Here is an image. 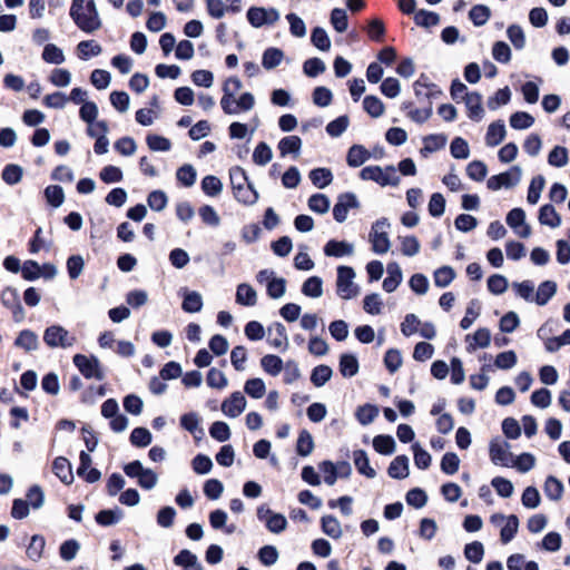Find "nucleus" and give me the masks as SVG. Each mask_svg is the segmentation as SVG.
Listing matches in <instances>:
<instances>
[{"label":"nucleus","instance_id":"nucleus-1","mask_svg":"<svg viewBox=\"0 0 570 570\" xmlns=\"http://www.w3.org/2000/svg\"><path fill=\"white\" fill-rule=\"evenodd\" d=\"M70 16L85 32L91 33L101 27V21L94 0H72Z\"/></svg>","mask_w":570,"mask_h":570},{"label":"nucleus","instance_id":"nucleus-2","mask_svg":"<svg viewBox=\"0 0 570 570\" xmlns=\"http://www.w3.org/2000/svg\"><path fill=\"white\" fill-rule=\"evenodd\" d=\"M360 178L363 180H373L380 186H397L400 177L396 175L394 166H386L385 173L377 165L366 166L360 171Z\"/></svg>","mask_w":570,"mask_h":570},{"label":"nucleus","instance_id":"nucleus-3","mask_svg":"<svg viewBox=\"0 0 570 570\" xmlns=\"http://www.w3.org/2000/svg\"><path fill=\"white\" fill-rule=\"evenodd\" d=\"M355 272L350 266L337 267L336 292L343 299H351L358 294V287L353 283Z\"/></svg>","mask_w":570,"mask_h":570},{"label":"nucleus","instance_id":"nucleus-4","mask_svg":"<svg viewBox=\"0 0 570 570\" xmlns=\"http://www.w3.org/2000/svg\"><path fill=\"white\" fill-rule=\"evenodd\" d=\"M45 343L51 347H71L76 343V337L70 335L69 332L60 325H51L46 328L43 333Z\"/></svg>","mask_w":570,"mask_h":570},{"label":"nucleus","instance_id":"nucleus-5","mask_svg":"<svg viewBox=\"0 0 570 570\" xmlns=\"http://www.w3.org/2000/svg\"><path fill=\"white\" fill-rule=\"evenodd\" d=\"M72 361L76 367L86 379H95L98 381L105 379V373L97 357L87 356L83 354H76Z\"/></svg>","mask_w":570,"mask_h":570},{"label":"nucleus","instance_id":"nucleus-6","mask_svg":"<svg viewBox=\"0 0 570 570\" xmlns=\"http://www.w3.org/2000/svg\"><path fill=\"white\" fill-rule=\"evenodd\" d=\"M385 226H390L385 217L377 219L372 225V230L370 233V242L372 244V250L376 254H385L391 246L387 233L384 230H380Z\"/></svg>","mask_w":570,"mask_h":570},{"label":"nucleus","instance_id":"nucleus-7","mask_svg":"<svg viewBox=\"0 0 570 570\" xmlns=\"http://www.w3.org/2000/svg\"><path fill=\"white\" fill-rule=\"evenodd\" d=\"M521 179V168L512 166L509 170L491 176L487 181V187L491 190H499L502 187L510 188L515 186Z\"/></svg>","mask_w":570,"mask_h":570},{"label":"nucleus","instance_id":"nucleus-8","mask_svg":"<svg viewBox=\"0 0 570 570\" xmlns=\"http://www.w3.org/2000/svg\"><path fill=\"white\" fill-rule=\"evenodd\" d=\"M360 207V203L355 194L351 191L342 193L337 196V202L333 207V217L337 223L346 220L348 209Z\"/></svg>","mask_w":570,"mask_h":570},{"label":"nucleus","instance_id":"nucleus-9","mask_svg":"<svg viewBox=\"0 0 570 570\" xmlns=\"http://www.w3.org/2000/svg\"><path fill=\"white\" fill-rule=\"evenodd\" d=\"M259 520L264 521L269 531L279 533L285 530L287 521L283 514L272 513L264 505L257 509Z\"/></svg>","mask_w":570,"mask_h":570},{"label":"nucleus","instance_id":"nucleus-10","mask_svg":"<svg viewBox=\"0 0 570 570\" xmlns=\"http://www.w3.org/2000/svg\"><path fill=\"white\" fill-rule=\"evenodd\" d=\"M245 407L246 399L238 391L233 392L230 396L222 403L223 413L229 417L238 416L245 410Z\"/></svg>","mask_w":570,"mask_h":570},{"label":"nucleus","instance_id":"nucleus-11","mask_svg":"<svg viewBox=\"0 0 570 570\" xmlns=\"http://www.w3.org/2000/svg\"><path fill=\"white\" fill-rule=\"evenodd\" d=\"M505 220L507 224L513 229L521 227V230H518L520 237L527 238L530 236L531 228L525 224V213L522 208L517 207L511 209L508 213Z\"/></svg>","mask_w":570,"mask_h":570},{"label":"nucleus","instance_id":"nucleus-12","mask_svg":"<svg viewBox=\"0 0 570 570\" xmlns=\"http://www.w3.org/2000/svg\"><path fill=\"white\" fill-rule=\"evenodd\" d=\"M1 301L4 306L11 308L16 321H21L24 316V311L19 301L17 289L7 287L1 293Z\"/></svg>","mask_w":570,"mask_h":570},{"label":"nucleus","instance_id":"nucleus-13","mask_svg":"<svg viewBox=\"0 0 570 570\" xmlns=\"http://www.w3.org/2000/svg\"><path fill=\"white\" fill-rule=\"evenodd\" d=\"M466 115L473 121H480L484 116L482 107V96L478 91H472L464 97Z\"/></svg>","mask_w":570,"mask_h":570},{"label":"nucleus","instance_id":"nucleus-14","mask_svg":"<svg viewBox=\"0 0 570 570\" xmlns=\"http://www.w3.org/2000/svg\"><path fill=\"white\" fill-rule=\"evenodd\" d=\"M509 443L493 440L490 442L489 454L494 464L508 466L512 454L508 451Z\"/></svg>","mask_w":570,"mask_h":570},{"label":"nucleus","instance_id":"nucleus-15","mask_svg":"<svg viewBox=\"0 0 570 570\" xmlns=\"http://www.w3.org/2000/svg\"><path fill=\"white\" fill-rule=\"evenodd\" d=\"M180 295L183 296L181 308L184 312L197 313L203 308V298L198 292L181 288Z\"/></svg>","mask_w":570,"mask_h":570},{"label":"nucleus","instance_id":"nucleus-16","mask_svg":"<svg viewBox=\"0 0 570 570\" xmlns=\"http://www.w3.org/2000/svg\"><path fill=\"white\" fill-rule=\"evenodd\" d=\"M232 190L235 199L245 206L254 205L258 199V193L252 183L235 187Z\"/></svg>","mask_w":570,"mask_h":570},{"label":"nucleus","instance_id":"nucleus-17","mask_svg":"<svg viewBox=\"0 0 570 570\" xmlns=\"http://www.w3.org/2000/svg\"><path fill=\"white\" fill-rule=\"evenodd\" d=\"M386 271L387 276L384 278L382 286L386 293H392L402 282V271L395 262L389 263Z\"/></svg>","mask_w":570,"mask_h":570},{"label":"nucleus","instance_id":"nucleus-18","mask_svg":"<svg viewBox=\"0 0 570 570\" xmlns=\"http://www.w3.org/2000/svg\"><path fill=\"white\" fill-rule=\"evenodd\" d=\"M353 253V246L345 240L331 239L324 246V254L330 257H343Z\"/></svg>","mask_w":570,"mask_h":570},{"label":"nucleus","instance_id":"nucleus-19","mask_svg":"<svg viewBox=\"0 0 570 570\" xmlns=\"http://www.w3.org/2000/svg\"><path fill=\"white\" fill-rule=\"evenodd\" d=\"M468 352L474 351L476 347H488L491 342V333L487 327L478 328L474 334L466 335Z\"/></svg>","mask_w":570,"mask_h":570},{"label":"nucleus","instance_id":"nucleus-20","mask_svg":"<svg viewBox=\"0 0 570 570\" xmlns=\"http://www.w3.org/2000/svg\"><path fill=\"white\" fill-rule=\"evenodd\" d=\"M387 474L392 479H404L409 475V458L404 454L393 459L387 468Z\"/></svg>","mask_w":570,"mask_h":570},{"label":"nucleus","instance_id":"nucleus-21","mask_svg":"<svg viewBox=\"0 0 570 570\" xmlns=\"http://www.w3.org/2000/svg\"><path fill=\"white\" fill-rule=\"evenodd\" d=\"M505 126L502 120L493 121L489 125L485 135V142L490 147H494L502 142L505 137Z\"/></svg>","mask_w":570,"mask_h":570},{"label":"nucleus","instance_id":"nucleus-22","mask_svg":"<svg viewBox=\"0 0 570 570\" xmlns=\"http://www.w3.org/2000/svg\"><path fill=\"white\" fill-rule=\"evenodd\" d=\"M43 501H13L11 515L14 519L22 520L30 514L31 510H39L42 508Z\"/></svg>","mask_w":570,"mask_h":570},{"label":"nucleus","instance_id":"nucleus-23","mask_svg":"<svg viewBox=\"0 0 570 570\" xmlns=\"http://www.w3.org/2000/svg\"><path fill=\"white\" fill-rule=\"evenodd\" d=\"M371 157L370 151L362 145L350 147L346 156V163L350 167H360Z\"/></svg>","mask_w":570,"mask_h":570},{"label":"nucleus","instance_id":"nucleus-24","mask_svg":"<svg viewBox=\"0 0 570 570\" xmlns=\"http://www.w3.org/2000/svg\"><path fill=\"white\" fill-rule=\"evenodd\" d=\"M353 461L360 474L368 479H373L376 475L375 470L370 465L367 454L364 450H355L353 452Z\"/></svg>","mask_w":570,"mask_h":570},{"label":"nucleus","instance_id":"nucleus-25","mask_svg":"<svg viewBox=\"0 0 570 570\" xmlns=\"http://www.w3.org/2000/svg\"><path fill=\"white\" fill-rule=\"evenodd\" d=\"M52 471L65 484H69L73 480L71 465L66 458H57L53 461Z\"/></svg>","mask_w":570,"mask_h":570},{"label":"nucleus","instance_id":"nucleus-26","mask_svg":"<svg viewBox=\"0 0 570 570\" xmlns=\"http://www.w3.org/2000/svg\"><path fill=\"white\" fill-rule=\"evenodd\" d=\"M14 345L23 348L26 352H31L38 350L39 340L35 332L30 330H23L16 338Z\"/></svg>","mask_w":570,"mask_h":570},{"label":"nucleus","instance_id":"nucleus-27","mask_svg":"<svg viewBox=\"0 0 570 570\" xmlns=\"http://www.w3.org/2000/svg\"><path fill=\"white\" fill-rule=\"evenodd\" d=\"M539 222L554 228L561 224V217L551 204H546L539 209Z\"/></svg>","mask_w":570,"mask_h":570},{"label":"nucleus","instance_id":"nucleus-28","mask_svg":"<svg viewBox=\"0 0 570 570\" xmlns=\"http://www.w3.org/2000/svg\"><path fill=\"white\" fill-rule=\"evenodd\" d=\"M413 101H403L401 105L402 110L407 111V117L416 124H423L431 118V109L430 108H413Z\"/></svg>","mask_w":570,"mask_h":570},{"label":"nucleus","instance_id":"nucleus-29","mask_svg":"<svg viewBox=\"0 0 570 570\" xmlns=\"http://www.w3.org/2000/svg\"><path fill=\"white\" fill-rule=\"evenodd\" d=\"M257 301L256 291L248 284H239L236 289V302L244 306H254Z\"/></svg>","mask_w":570,"mask_h":570},{"label":"nucleus","instance_id":"nucleus-30","mask_svg":"<svg viewBox=\"0 0 570 570\" xmlns=\"http://www.w3.org/2000/svg\"><path fill=\"white\" fill-rule=\"evenodd\" d=\"M374 450L383 455H391L395 451V441L389 434H379L373 439Z\"/></svg>","mask_w":570,"mask_h":570},{"label":"nucleus","instance_id":"nucleus-31","mask_svg":"<svg viewBox=\"0 0 570 570\" xmlns=\"http://www.w3.org/2000/svg\"><path fill=\"white\" fill-rule=\"evenodd\" d=\"M358 361L353 354L344 353L340 357V372L344 377H352L358 372Z\"/></svg>","mask_w":570,"mask_h":570},{"label":"nucleus","instance_id":"nucleus-32","mask_svg":"<svg viewBox=\"0 0 570 570\" xmlns=\"http://www.w3.org/2000/svg\"><path fill=\"white\" fill-rule=\"evenodd\" d=\"M301 147L302 139L295 135L283 137L277 145V148L282 157L288 154H297Z\"/></svg>","mask_w":570,"mask_h":570},{"label":"nucleus","instance_id":"nucleus-33","mask_svg":"<svg viewBox=\"0 0 570 570\" xmlns=\"http://www.w3.org/2000/svg\"><path fill=\"white\" fill-rule=\"evenodd\" d=\"M273 331L275 332V337L269 338L268 343L276 348H286L288 345V337L285 326L279 322H275L271 327H268L269 334H272Z\"/></svg>","mask_w":570,"mask_h":570},{"label":"nucleus","instance_id":"nucleus-34","mask_svg":"<svg viewBox=\"0 0 570 570\" xmlns=\"http://www.w3.org/2000/svg\"><path fill=\"white\" fill-rule=\"evenodd\" d=\"M309 179L317 188H325L333 180V174L328 168H314L309 171Z\"/></svg>","mask_w":570,"mask_h":570},{"label":"nucleus","instance_id":"nucleus-35","mask_svg":"<svg viewBox=\"0 0 570 570\" xmlns=\"http://www.w3.org/2000/svg\"><path fill=\"white\" fill-rule=\"evenodd\" d=\"M284 52L279 48L269 47L263 52L262 65L265 69L276 68L283 60Z\"/></svg>","mask_w":570,"mask_h":570},{"label":"nucleus","instance_id":"nucleus-36","mask_svg":"<svg viewBox=\"0 0 570 570\" xmlns=\"http://www.w3.org/2000/svg\"><path fill=\"white\" fill-rule=\"evenodd\" d=\"M556 292L557 284L553 281H544L539 285L534 301L538 305H546Z\"/></svg>","mask_w":570,"mask_h":570},{"label":"nucleus","instance_id":"nucleus-37","mask_svg":"<svg viewBox=\"0 0 570 570\" xmlns=\"http://www.w3.org/2000/svg\"><path fill=\"white\" fill-rule=\"evenodd\" d=\"M46 547V540L40 534L31 537L30 543L27 548V556L30 560L37 562L42 558L43 550Z\"/></svg>","mask_w":570,"mask_h":570},{"label":"nucleus","instance_id":"nucleus-38","mask_svg":"<svg viewBox=\"0 0 570 570\" xmlns=\"http://www.w3.org/2000/svg\"><path fill=\"white\" fill-rule=\"evenodd\" d=\"M364 110L373 118H379L384 114L385 106L376 96L368 95L363 99Z\"/></svg>","mask_w":570,"mask_h":570},{"label":"nucleus","instance_id":"nucleus-39","mask_svg":"<svg viewBox=\"0 0 570 570\" xmlns=\"http://www.w3.org/2000/svg\"><path fill=\"white\" fill-rule=\"evenodd\" d=\"M262 368L269 375L276 376L283 370V361L274 354H266L261 358Z\"/></svg>","mask_w":570,"mask_h":570},{"label":"nucleus","instance_id":"nucleus-40","mask_svg":"<svg viewBox=\"0 0 570 570\" xmlns=\"http://www.w3.org/2000/svg\"><path fill=\"white\" fill-rule=\"evenodd\" d=\"M302 293L307 297H320L323 294V281L318 276L308 277L302 285Z\"/></svg>","mask_w":570,"mask_h":570},{"label":"nucleus","instance_id":"nucleus-41","mask_svg":"<svg viewBox=\"0 0 570 570\" xmlns=\"http://www.w3.org/2000/svg\"><path fill=\"white\" fill-rule=\"evenodd\" d=\"M416 26L431 28L440 23V16L436 12L420 9L414 13Z\"/></svg>","mask_w":570,"mask_h":570},{"label":"nucleus","instance_id":"nucleus-42","mask_svg":"<svg viewBox=\"0 0 570 570\" xmlns=\"http://www.w3.org/2000/svg\"><path fill=\"white\" fill-rule=\"evenodd\" d=\"M333 371L328 365L321 364L313 368L311 373V382L314 386L321 387L332 377Z\"/></svg>","mask_w":570,"mask_h":570},{"label":"nucleus","instance_id":"nucleus-43","mask_svg":"<svg viewBox=\"0 0 570 570\" xmlns=\"http://www.w3.org/2000/svg\"><path fill=\"white\" fill-rule=\"evenodd\" d=\"M196 169L189 164L180 166L176 171L177 181L185 187L193 186L196 181Z\"/></svg>","mask_w":570,"mask_h":570},{"label":"nucleus","instance_id":"nucleus-44","mask_svg":"<svg viewBox=\"0 0 570 570\" xmlns=\"http://www.w3.org/2000/svg\"><path fill=\"white\" fill-rule=\"evenodd\" d=\"M200 185L203 193L209 197H216L223 189L220 179L214 175L205 176Z\"/></svg>","mask_w":570,"mask_h":570},{"label":"nucleus","instance_id":"nucleus-45","mask_svg":"<svg viewBox=\"0 0 570 570\" xmlns=\"http://www.w3.org/2000/svg\"><path fill=\"white\" fill-rule=\"evenodd\" d=\"M455 278V271L451 266H442L433 274L434 284L436 287H446Z\"/></svg>","mask_w":570,"mask_h":570},{"label":"nucleus","instance_id":"nucleus-46","mask_svg":"<svg viewBox=\"0 0 570 570\" xmlns=\"http://www.w3.org/2000/svg\"><path fill=\"white\" fill-rule=\"evenodd\" d=\"M355 415L362 425H367L372 423L379 415V407L376 405L366 403L357 407Z\"/></svg>","mask_w":570,"mask_h":570},{"label":"nucleus","instance_id":"nucleus-47","mask_svg":"<svg viewBox=\"0 0 570 570\" xmlns=\"http://www.w3.org/2000/svg\"><path fill=\"white\" fill-rule=\"evenodd\" d=\"M314 449V441L307 430H302L296 442V452L301 456H307Z\"/></svg>","mask_w":570,"mask_h":570},{"label":"nucleus","instance_id":"nucleus-48","mask_svg":"<svg viewBox=\"0 0 570 570\" xmlns=\"http://www.w3.org/2000/svg\"><path fill=\"white\" fill-rule=\"evenodd\" d=\"M491 17V10L484 4H475L469 12V18L475 27L483 26Z\"/></svg>","mask_w":570,"mask_h":570},{"label":"nucleus","instance_id":"nucleus-49","mask_svg":"<svg viewBox=\"0 0 570 570\" xmlns=\"http://www.w3.org/2000/svg\"><path fill=\"white\" fill-rule=\"evenodd\" d=\"M544 184H546V179L542 175H538L532 178V180L529 185V188H528V196H527V200L529 204L535 205L539 202L541 191L544 187Z\"/></svg>","mask_w":570,"mask_h":570},{"label":"nucleus","instance_id":"nucleus-50","mask_svg":"<svg viewBox=\"0 0 570 570\" xmlns=\"http://www.w3.org/2000/svg\"><path fill=\"white\" fill-rule=\"evenodd\" d=\"M543 491L548 499H561L563 493V483L556 476L549 475L546 479Z\"/></svg>","mask_w":570,"mask_h":570},{"label":"nucleus","instance_id":"nucleus-51","mask_svg":"<svg viewBox=\"0 0 570 570\" xmlns=\"http://www.w3.org/2000/svg\"><path fill=\"white\" fill-rule=\"evenodd\" d=\"M311 42L322 51H328L331 48L330 37L322 27H315L312 30Z\"/></svg>","mask_w":570,"mask_h":570},{"label":"nucleus","instance_id":"nucleus-52","mask_svg":"<svg viewBox=\"0 0 570 570\" xmlns=\"http://www.w3.org/2000/svg\"><path fill=\"white\" fill-rule=\"evenodd\" d=\"M519 528V520L514 514H511L507 518V521L504 522L503 527L501 528L500 538L502 543L510 542Z\"/></svg>","mask_w":570,"mask_h":570},{"label":"nucleus","instance_id":"nucleus-53","mask_svg":"<svg viewBox=\"0 0 570 570\" xmlns=\"http://www.w3.org/2000/svg\"><path fill=\"white\" fill-rule=\"evenodd\" d=\"M534 124V118L525 111H515L510 116V126L513 129L522 130L530 128Z\"/></svg>","mask_w":570,"mask_h":570},{"label":"nucleus","instance_id":"nucleus-54","mask_svg":"<svg viewBox=\"0 0 570 570\" xmlns=\"http://www.w3.org/2000/svg\"><path fill=\"white\" fill-rule=\"evenodd\" d=\"M244 391L253 399H261L266 392V386L262 379L254 377L245 382Z\"/></svg>","mask_w":570,"mask_h":570},{"label":"nucleus","instance_id":"nucleus-55","mask_svg":"<svg viewBox=\"0 0 570 570\" xmlns=\"http://www.w3.org/2000/svg\"><path fill=\"white\" fill-rule=\"evenodd\" d=\"M322 530L333 539L341 538L343 533L340 522L332 515H324L322 518Z\"/></svg>","mask_w":570,"mask_h":570},{"label":"nucleus","instance_id":"nucleus-56","mask_svg":"<svg viewBox=\"0 0 570 570\" xmlns=\"http://www.w3.org/2000/svg\"><path fill=\"white\" fill-rule=\"evenodd\" d=\"M78 56L80 59L87 60L89 57H95L101 53V46L94 40L81 41L77 46Z\"/></svg>","mask_w":570,"mask_h":570},{"label":"nucleus","instance_id":"nucleus-57","mask_svg":"<svg viewBox=\"0 0 570 570\" xmlns=\"http://www.w3.org/2000/svg\"><path fill=\"white\" fill-rule=\"evenodd\" d=\"M147 146L153 151H169L171 149V141L156 134H149L146 137Z\"/></svg>","mask_w":570,"mask_h":570},{"label":"nucleus","instance_id":"nucleus-58","mask_svg":"<svg viewBox=\"0 0 570 570\" xmlns=\"http://www.w3.org/2000/svg\"><path fill=\"white\" fill-rule=\"evenodd\" d=\"M386 29L384 22L379 19H372L367 24V36L372 41L383 42Z\"/></svg>","mask_w":570,"mask_h":570},{"label":"nucleus","instance_id":"nucleus-59","mask_svg":"<svg viewBox=\"0 0 570 570\" xmlns=\"http://www.w3.org/2000/svg\"><path fill=\"white\" fill-rule=\"evenodd\" d=\"M273 153L271 147L265 142L261 141L254 149L253 161L258 166H264L271 161Z\"/></svg>","mask_w":570,"mask_h":570},{"label":"nucleus","instance_id":"nucleus-60","mask_svg":"<svg viewBox=\"0 0 570 570\" xmlns=\"http://www.w3.org/2000/svg\"><path fill=\"white\" fill-rule=\"evenodd\" d=\"M568 150L562 146H556L548 155V163L553 167H563L568 164Z\"/></svg>","mask_w":570,"mask_h":570},{"label":"nucleus","instance_id":"nucleus-61","mask_svg":"<svg viewBox=\"0 0 570 570\" xmlns=\"http://www.w3.org/2000/svg\"><path fill=\"white\" fill-rule=\"evenodd\" d=\"M267 9L263 7H250L247 10L246 17L249 24L254 28H261L266 24Z\"/></svg>","mask_w":570,"mask_h":570},{"label":"nucleus","instance_id":"nucleus-62","mask_svg":"<svg viewBox=\"0 0 570 570\" xmlns=\"http://www.w3.org/2000/svg\"><path fill=\"white\" fill-rule=\"evenodd\" d=\"M45 196H46L47 202L52 207H56V208L60 207L65 200L63 189L61 186H58V185L48 186L45 189Z\"/></svg>","mask_w":570,"mask_h":570},{"label":"nucleus","instance_id":"nucleus-63","mask_svg":"<svg viewBox=\"0 0 570 570\" xmlns=\"http://www.w3.org/2000/svg\"><path fill=\"white\" fill-rule=\"evenodd\" d=\"M303 71L307 77L315 78L325 71V63L317 57L309 58L304 61Z\"/></svg>","mask_w":570,"mask_h":570},{"label":"nucleus","instance_id":"nucleus-64","mask_svg":"<svg viewBox=\"0 0 570 570\" xmlns=\"http://www.w3.org/2000/svg\"><path fill=\"white\" fill-rule=\"evenodd\" d=\"M42 59L48 63L60 65L65 61V55L56 45L48 43L43 49Z\"/></svg>","mask_w":570,"mask_h":570}]
</instances>
